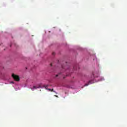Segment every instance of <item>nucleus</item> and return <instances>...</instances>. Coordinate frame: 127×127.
<instances>
[{
    "mask_svg": "<svg viewBox=\"0 0 127 127\" xmlns=\"http://www.w3.org/2000/svg\"><path fill=\"white\" fill-rule=\"evenodd\" d=\"M49 91H51V89H49Z\"/></svg>",
    "mask_w": 127,
    "mask_h": 127,
    "instance_id": "nucleus-12",
    "label": "nucleus"
},
{
    "mask_svg": "<svg viewBox=\"0 0 127 127\" xmlns=\"http://www.w3.org/2000/svg\"><path fill=\"white\" fill-rule=\"evenodd\" d=\"M62 68L65 71L66 70V69H69V66L68 65H65L64 66V65H62Z\"/></svg>",
    "mask_w": 127,
    "mask_h": 127,
    "instance_id": "nucleus-2",
    "label": "nucleus"
},
{
    "mask_svg": "<svg viewBox=\"0 0 127 127\" xmlns=\"http://www.w3.org/2000/svg\"><path fill=\"white\" fill-rule=\"evenodd\" d=\"M44 87H45V89H47V88H48V85H44Z\"/></svg>",
    "mask_w": 127,
    "mask_h": 127,
    "instance_id": "nucleus-5",
    "label": "nucleus"
},
{
    "mask_svg": "<svg viewBox=\"0 0 127 127\" xmlns=\"http://www.w3.org/2000/svg\"><path fill=\"white\" fill-rule=\"evenodd\" d=\"M90 84H93V81L90 80L88 82V84H86L85 86H88Z\"/></svg>",
    "mask_w": 127,
    "mask_h": 127,
    "instance_id": "nucleus-4",
    "label": "nucleus"
},
{
    "mask_svg": "<svg viewBox=\"0 0 127 127\" xmlns=\"http://www.w3.org/2000/svg\"><path fill=\"white\" fill-rule=\"evenodd\" d=\"M51 66H52V64H51Z\"/></svg>",
    "mask_w": 127,
    "mask_h": 127,
    "instance_id": "nucleus-11",
    "label": "nucleus"
},
{
    "mask_svg": "<svg viewBox=\"0 0 127 127\" xmlns=\"http://www.w3.org/2000/svg\"><path fill=\"white\" fill-rule=\"evenodd\" d=\"M38 88H40V85L38 86H34L32 88V91H34V90H36V89H38Z\"/></svg>",
    "mask_w": 127,
    "mask_h": 127,
    "instance_id": "nucleus-3",
    "label": "nucleus"
},
{
    "mask_svg": "<svg viewBox=\"0 0 127 127\" xmlns=\"http://www.w3.org/2000/svg\"><path fill=\"white\" fill-rule=\"evenodd\" d=\"M12 77L15 80V81H16L17 82H18L20 80V78H19V76L18 75H16L13 73L12 74Z\"/></svg>",
    "mask_w": 127,
    "mask_h": 127,
    "instance_id": "nucleus-1",
    "label": "nucleus"
},
{
    "mask_svg": "<svg viewBox=\"0 0 127 127\" xmlns=\"http://www.w3.org/2000/svg\"><path fill=\"white\" fill-rule=\"evenodd\" d=\"M55 97H56L57 98H58V96H57V95H55Z\"/></svg>",
    "mask_w": 127,
    "mask_h": 127,
    "instance_id": "nucleus-9",
    "label": "nucleus"
},
{
    "mask_svg": "<svg viewBox=\"0 0 127 127\" xmlns=\"http://www.w3.org/2000/svg\"><path fill=\"white\" fill-rule=\"evenodd\" d=\"M73 68L74 69V70L76 69V67L75 66H74L73 67Z\"/></svg>",
    "mask_w": 127,
    "mask_h": 127,
    "instance_id": "nucleus-10",
    "label": "nucleus"
},
{
    "mask_svg": "<svg viewBox=\"0 0 127 127\" xmlns=\"http://www.w3.org/2000/svg\"><path fill=\"white\" fill-rule=\"evenodd\" d=\"M64 79H65V77H64Z\"/></svg>",
    "mask_w": 127,
    "mask_h": 127,
    "instance_id": "nucleus-13",
    "label": "nucleus"
},
{
    "mask_svg": "<svg viewBox=\"0 0 127 127\" xmlns=\"http://www.w3.org/2000/svg\"><path fill=\"white\" fill-rule=\"evenodd\" d=\"M52 55H55V53H54V52L53 53H52Z\"/></svg>",
    "mask_w": 127,
    "mask_h": 127,
    "instance_id": "nucleus-8",
    "label": "nucleus"
},
{
    "mask_svg": "<svg viewBox=\"0 0 127 127\" xmlns=\"http://www.w3.org/2000/svg\"><path fill=\"white\" fill-rule=\"evenodd\" d=\"M52 92H54V89H52L51 90Z\"/></svg>",
    "mask_w": 127,
    "mask_h": 127,
    "instance_id": "nucleus-7",
    "label": "nucleus"
},
{
    "mask_svg": "<svg viewBox=\"0 0 127 127\" xmlns=\"http://www.w3.org/2000/svg\"><path fill=\"white\" fill-rule=\"evenodd\" d=\"M61 73H58V74H57V75H56V77H58V76H59V75H61Z\"/></svg>",
    "mask_w": 127,
    "mask_h": 127,
    "instance_id": "nucleus-6",
    "label": "nucleus"
}]
</instances>
